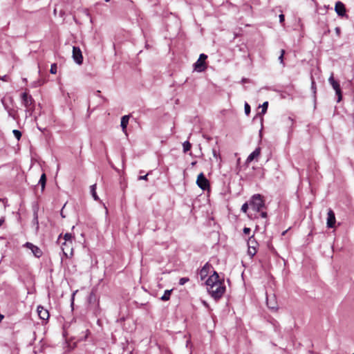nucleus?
Returning <instances> with one entry per match:
<instances>
[{
    "label": "nucleus",
    "mask_w": 354,
    "mask_h": 354,
    "mask_svg": "<svg viewBox=\"0 0 354 354\" xmlns=\"http://www.w3.org/2000/svg\"><path fill=\"white\" fill-rule=\"evenodd\" d=\"M248 216L251 220L268 218L267 207L264 197L261 194H255L250 197V213H248Z\"/></svg>",
    "instance_id": "nucleus-1"
},
{
    "label": "nucleus",
    "mask_w": 354,
    "mask_h": 354,
    "mask_svg": "<svg viewBox=\"0 0 354 354\" xmlns=\"http://www.w3.org/2000/svg\"><path fill=\"white\" fill-rule=\"evenodd\" d=\"M205 284L208 293L215 300L221 299L225 292L224 281L219 279V276L216 271H213V274L206 280Z\"/></svg>",
    "instance_id": "nucleus-2"
},
{
    "label": "nucleus",
    "mask_w": 354,
    "mask_h": 354,
    "mask_svg": "<svg viewBox=\"0 0 354 354\" xmlns=\"http://www.w3.org/2000/svg\"><path fill=\"white\" fill-rule=\"evenodd\" d=\"M207 58V55L204 53L200 55L198 60L194 63V70L198 72L204 71L206 68L205 59Z\"/></svg>",
    "instance_id": "nucleus-3"
},
{
    "label": "nucleus",
    "mask_w": 354,
    "mask_h": 354,
    "mask_svg": "<svg viewBox=\"0 0 354 354\" xmlns=\"http://www.w3.org/2000/svg\"><path fill=\"white\" fill-rule=\"evenodd\" d=\"M196 184L203 190H206L209 188V182L203 172L198 175Z\"/></svg>",
    "instance_id": "nucleus-4"
},
{
    "label": "nucleus",
    "mask_w": 354,
    "mask_h": 354,
    "mask_svg": "<svg viewBox=\"0 0 354 354\" xmlns=\"http://www.w3.org/2000/svg\"><path fill=\"white\" fill-rule=\"evenodd\" d=\"M22 104L26 109H30V107H35V100L30 95H28L26 92L21 93V95Z\"/></svg>",
    "instance_id": "nucleus-5"
},
{
    "label": "nucleus",
    "mask_w": 354,
    "mask_h": 354,
    "mask_svg": "<svg viewBox=\"0 0 354 354\" xmlns=\"http://www.w3.org/2000/svg\"><path fill=\"white\" fill-rule=\"evenodd\" d=\"M328 81L333 89L335 91V93L337 95V102H340L342 97V91L340 88V85L338 82L335 80L333 75L329 77Z\"/></svg>",
    "instance_id": "nucleus-6"
},
{
    "label": "nucleus",
    "mask_w": 354,
    "mask_h": 354,
    "mask_svg": "<svg viewBox=\"0 0 354 354\" xmlns=\"http://www.w3.org/2000/svg\"><path fill=\"white\" fill-rule=\"evenodd\" d=\"M24 246L29 249L32 252V254L37 258H39L43 254L41 250L39 247L30 242L26 243Z\"/></svg>",
    "instance_id": "nucleus-7"
},
{
    "label": "nucleus",
    "mask_w": 354,
    "mask_h": 354,
    "mask_svg": "<svg viewBox=\"0 0 354 354\" xmlns=\"http://www.w3.org/2000/svg\"><path fill=\"white\" fill-rule=\"evenodd\" d=\"M73 58L77 64H82L83 62L82 51L77 46H73Z\"/></svg>",
    "instance_id": "nucleus-8"
},
{
    "label": "nucleus",
    "mask_w": 354,
    "mask_h": 354,
    "mask_svg": "<svg viewBox=\"0 0 354 354\" xmlns=\"http://www.w3.org/2000/svg\"><path fill=\"white\" fill-rule=\"evenodd\" d=\"M61 248L64 255L66 257H71L73 255V243H67V241L60 242Z\"/></svg>",
    "instance_id": "nucleus-9"
},
{
    "label": "nucleus",
    "mask_w": 354,
    "mask_h": 354,
    "mask_svg": "<svg viewBox=\"0 0 354 354\" xmlns=\"http://www.w3.org/2000/svg\"><path fill=\"white\" fill-rule=\"evenodd\" d=\"M248 253L250 256V257L252 258L257 253V249L256 248H257V243L256 242V241L252 237H250L249 239V240H248Z\"/></svg>",
    "instance_id": "nucleus-10"
},
{
    "label": "nucleus",
    "mask_w": 354,
    "mask_h": 354,
    "mask_svg": "<svg viewBox=\"0 0 354 354\" xmlns=\"http://www.w3.org/2000/svg\"><path fill=\"white\" fill-rule=\"evenodd\" d=\"M212 266L209 264L208 263H205V266L201 269L199 272V276L201 279L203 281L204 280L209 273L212 271Z\"/></svg>",
    "instance_id": "nucleus-11"
},
{
    "label": "nucleus",
    "mask_w": 354,
    "mask_h": 354,
    "mask_svg": "<svg viewBox=\"0 0 354 354\" xmlns=\"http://www.w3.org/2000/svg\"><path fill=\"white\" fill-rule=\"evenodd\" d=\"M335 10L338 16L344 17L346 15V7L342 1H337L335 6Z\"/></svg>",
    "instance_id": "nucleus-12"
},
{
    "label": "nucleus",
    "mask_w": 354,
    "mask_h": 354,
    "mask_svg": "<svg viewBox=\"0 0 354 354\" xmlns=\"http://www.w3.org/2000/svg\"><path fill=\"white\" fill-rule=\"evenodd\" d=\"M37 313L40 319L43 320H47L49 317L48 311L41 306L37 307Z\"/></svg>",
    "instance_id": "nucleus-13"
},
{
    "label": "nucleus",
    "mask_w": 354,
    "mask_h": 354,
    "mask_svg": "<svg viewBox=\"0 0 354 354\" xmlns=\"http://www.w3.org/2000/svg\"><path fill=\"white\" fill-rule=\"evenodd\" d=\"M129 118H130V115H123L122 117V118H121L120 126L122 127V129L123 132L126 131L127 125L129 124Z\"/></svg>",
    "instance_id": "nucleus-14"
},
{
    "label": "nucleus",
    "mask_w": 354,
    "mask_h": 354,
    "mask_svg": "<svg viewBox=\"0 0 354 354\" xmlns=\"http://www.w3.org/2000/svg\"><path fill=\"white\" fill-rule=\"evenodd\" d=\"M261 149L259 147L257 148L254 151H252L247 158L246 162H250L255 158L258 157L260 155Z\"/></svg>",
    "instance_id": "nucleus-15"
},
{
    "label": "nucleus",
    "mask_w": 354,
    "mask_h": 354,
    "mask_svg": "<svg viewBox=\"0 0 354 354\" xmlns=\"http://www.w3.org/2000/svg\"><path fill=\"white\" fill-rule=\"evenodd\" d=\"M62 239H63L64 241H67V243L68 244L71 243H73V236L71 233H66L63 238L62 236V234H59L57 241L61 242Z\"/></svg>",
    "instance_id": "nucleus-16"
},
{
    "label": "nucleus",
    "mask_w": 354,
    "mask_h": 354,
    "mask_svg": "<svg viewBox=\"0 0 354 354\" xmlns=\"http://www.w3.org/2000/svg\"><path fill=\"white\" fill-rule=\"evenodd\" d=\"M327 215L326 221H336L335 213L331 209L328 210Z\"/></svg>",
    "instance_id": "nucleus-17"
},
{
    "label": "nucleus",
    "mask_w": 354,
    "mask_h": 354,
    "mask_svg": "<svg viewBox=\"0 0 354 354\" xmlns=\"http://www.w3.org/2000/svg\"><path fill=\"white\" fill-rule=\"evenodd\" d=\"M90 189H91V194L93 199L95 201H98L99 200V197H98V196H97V194L96 193V185L94 184V185H91Z\"/></svg>",
    "instance_id": "nucleus-18"
},
{
    "label": "nucleus",
    "mask_w": 354,
    "mask_h": 354,
    "mask_svg": "<svg viewBox=\"0 0 354 354\" xmlns=\"http://www.w3.org/2000/svg\"><path fill=\"white\" fill-rule=\"evenodd\" d=\"M46 183V176L45 174H42L39 180V184L41 187V189L44 190Z\"/></svg>",
    "instance_id": "nucleus-19"
},
{
    "label": "nucleus",
    "mask_w": 354,
    "mask_h": 354,
    "mask_svg": "<svg viewBox=\"0 0 354 354\" xmlns=\"http://www.w3.org/2000/svg\"><path fill=\"white\" fill-rule=\"evenodd\" d=\"M172 290H166L164 292V295L161 297V299L162 301H168L170 298V295Z\"/></svg>",
    "instance_id": "nucleus-20"
},
{
    "label": "nucleus",
    "mask_w": 354,
    "mask_h": 354,
    "mask_svg": "<svg viewBox=\"0 0 354 354\" xmlns=\"http://www.w3.org/2000/svg\"><path fill=\"white\" fill-rule=\"evenodd\" d=\"M241 211L247 214L250 213V201L243 204Z\"/></svg>",
    "instance_id": "nucleus-21"
},
{
    "label": "nucleus",
    "mask_w": 354,
    "mask_h": 354,
    "mask_svg": "<svg viewBox=\"0 0 354 354\" xmlns=\"http://www.w3.org/2000/svg\"><path fill=\"white\" fill-rule=\"evenodd\" d=\"M183 152L187 153L188 151L190 150V149L192 147V145L189 141L187 140L183 143Z\"/></svg>",
    "instance_id": "nucleus-22"
},
{
    "label": "nucleus",
    "mask_w": 354,
    "mask_h": 354,
    "mask_svg": "<svg viewBox=\"0 0 354 354\" xmlns=\"http://www.w3.org/2000/svg\"><path fill=\"white\" fill-rule=\"evenodd\" d=\"M12 133L17 140H19L21 139L22 134L19 130L14 129L12 131Z\"/></svg>",
    "instance_id": "nucleus-23"
},
{
    "label": "nucleus",
    "mask_w": 354,
    "mask_h": 354,
    "mask_svg": "<svg viewBox=\"0 0 354 354\" xmlns=\"http://www.w3.org/2000/svg\"><path fill=\"white\" fill-rule=\"evenodd\" d=\"M284 54H285V50L283 49H282L281 50V55H279L278 59L279 61V62L283 65V66H285V63L283 62V56H284Z\"/></svg>",
    "instance_id": "nucleus-24"
},
{
    "label": "nucleus",
    "mask_w": 354,
    "mask_h": 354,
    "mask_svg": "<svg viewBox=\"0 0 354 354\" xmlns=\"http://www.w3.org/2000/svg\"><path fill=\"white\" fill-rule=\"evenodd\" d=\"M8 113L10 117H12L14 120H16V111L14 109H8Z\"/></svg>",
    "instance_id": "nucleus-25"
},
{
    "label": "nucleus",
    "mask_w": 354,
    "mask_h": 354,
    "mask_svg": "<svg viewBox=\"0 0 354 354\" xmlns=\"http://www.w3.org/2000/svg\"><path fill=\"white\" fill-rule=\"evenodd\" d=\"M268 102H265L263 103V104L261 105V107H262V110H261V114H265L267 111V109H268Z\"/></svg>",
    "instance_id": "nucleus-26"
},
{
    "label": "nucleus",
    "mask_w": 354,
    "mask_h": 354,
    "mask_svg": "<svg viewBox=\"0 0 354 354\" xmlns=\"http://www.w3.org/2000/svg\"><path fill=\"white\" fill-rule=\"evenodd\" d=\"M57 70V66L56 64H53L50 66V72L51 74H56Z\"/></svg>",
    "instance_id": "nucleus-27"
},
{
    "label": "nucleus",
    "mask_w": 354,
    "mask_h": 354,
    "mask_svg": "<svg viewBox=\"0 0 354 354\" xmlns=\"http://www.w3.org/2000/svg\"><path fill=\"white\" fill-rule=\"evenodd\" d=\"M189 281V279L188 277H182V278H180L179 279V284L180 286H183L184 284H185Z\"/></svg>",
    "instance_id": "nucleus-28"
},
{
    "label": "nucleus",
    "mask_w": 354,
    "mask_h": 354,
    "mask_svg": "<svg viewBox=\"0 0 354 354\" xmlns=\"http://www.w3.org/2000/svg\"><path fill=\"white\" fill-rule=\"evenodd\" d=\"M245 113L246 115H249L250 113V106L246 102L244 106Z\"/></svg>",
    "instance_id": "nucleus-29"
},
{
    "label": "nucleus",
    "mask_w": 354,
    "mask_h": 354,
    "mask_svg": "<svg viewBox=\"0 0 354 354\" xmlns=\"http://www.w3.org/2000/svg\"><path fill=\"white\" fill-rule=\"evenodd\" d=\"M328 228H334L336 227V223H326Z\"/></svg>",
    "instance_id": "nucleus-30"
},
{
    "label": "nucleus",
    "mask_w": 354,
    "mask_h": 354,
    "mask_svg": "<svg viewBox=\"0 0 354 354\" xmlns=\"http://www.w3.org/2000/svg\"><path fill=\"white\" fill-rule=\"evenodd\" d=\"M149 174H147L146 175H144V176H138V180H147V176H148Z\"/></svg>",
    "instance_id": "nucleus-31"
},
{
    "label": "nucleus",
    "mask_w": 354,
    "mask_h": 354,
    "mask_svg": "<svg viewBox=\"0 0 354 354\" xmlns=\"http://www.w3.org/2000/svg\"><path fill=\"white\" fill-rule=\"evenodd\" d=\"M279 22L281 24H283L284 22V20H285L284 15H283V14L279 15Z\"/></svg>",
    "instance_id": "nucleus-32"
},
{
    "label": "nucleus",
    "mask_w": 354,
    "mask_h": 354,
    "mask_svg": "<svg viewBox=\"0 0 354 354\" xmlns=\"http://www.w3.org/2000/svg\"><path fill=\"white\" fill-rule=\"evenodd\" d=\"M34 109H35V107H30V109H26V112L27 113H28L30 115H32V111H33Z\"/></svg>",
    "instance_id": "nucleus-33"
},
{
    "label": "nucleus",
    "mask_w": 354,
    "mask_h": 354,
    "mask_svg": "<svg viewBox=\"0 0 354 354\" xmlns=\"http://www.w3.org/2000/svg\"><path fill=\"white\" fill-rule=\"evenodd\" d=\"M250 232V228H249V227H245L243 229V232L245 234H249Z\"/></svg>",
    "instance_id": "nucleus-34"
},
{
    "label": "nucleus",
    "mask_w": 354,
    "mask_h": 354,
    "mask_svg": "<svg viewBox=\"0 0 354 354\" xmlns=\"http://www.w3.org/2000/svg\"><path fill=\"white\" fill-rule=\"evenodd\" d=\"M335 32L336 34L339 36L340 35V32H341V30H340V28L339 27H336L335 29Z\"/></svg>",
    "instance_id": "nucleus-35"
},
{
    "label": "nucleus",
    "mask_w": 354,
    "mask_h": 354,
    "mask_svg": "<svg viewBox=\"0 0 354 354\" xmlns=\"http://www.w3.org/2000/svg\"><path fill=\"white\" fill-rule=\"evenodd\" d=\"M287 120H288V123H290L291 125L293 124V120L291 117H288L287 118Z\"/></svg>",
    "instance_id": "nucleus-36"
},
{
    "label": "nucleus",
    "mask_w": 354,
    "mask_h": 354,
    "mask_svg": "<svg viewBox=\"0 0 354 354\" xmlns=\"http://www.w3.org/2000/svg\"><path fill=\"white\" fill-rule=\"evenodd\" d=\"M2 103H3V105L4 106V109L8 111V109H11L10 108L8 107V106L6 104H4L3 102V100H1Z\"/></svg>",
    "instance_id": "nucleus-37"
},
{
    "label": "nucleus",
    "mask_w": 354,
    "mask_h": 354,
    "mask_svg": "<svg viewBox=\"0 0 354 354\" xmlns=\"http://www.w3.org/2000/svg\"><path fill=\"white\" fill-rule=\"evenodd\" d=\"M241 82H242V83H248V82H249V80H248V79H247V78H243V79L241 80Z\"/></svg>",
    "instance_id": "nucleus-38"
},
{
    "label": "nucleus",
    "mask_w": 354,
    "mask_h": 354,
    "mask_svg": "<svg viewBox=\"0 0 354 354\" xmlns=\"http://www.w3.org/2000/svg\"><path fill=\"white\" fill-rule=\"evenodd\" d=\"M65 207V205L63 207ZM63 209L64 208H62V210H61V215H62V218H66L65 215L64 214V209Z\"/></svg>",
    "instance_id": "nucleus-39"
},
{
    "label": "nucleus",
    "mask_w": 354,
    "mask_h": 354,
    "mask_svg": "<svg viewBox=\"0 0 354 354\" xmlns=\"http://www.w3.org/2000/svg\"><path fill=\"white\" fill-rule=\"evenodd\" d=\"M3 317H4V316L3 315L0 314V322L2 321Z\"/></svg>",
    "instance_id": "nucleus-40"
},
{
    "label": "nucleus",
    "mask_w": 354,
    "mask_h": 354,
    "mask_svg": "<svg viewBox=\"0 0 354 354\" xmlns=\"http://www.w3.org/2000/svg\"><path fill=\"white\" fill-rule=\"evenodd\" d=\"M312 88H315V82H312Z\"/></svg>",
    "instance_id": "nucleus-41"
},
{
    "label": "nucleus",
    "mask_w": 354,
    "mask_h": 354,
    "mask_svg": "<svg viewBox=\"0 0 354 354\" xmlns=\"http://www.w3.org/2000/svg\"><path fill=\"white\" fill-rule=\"evenodd\" d=\"M75 293H73V297H72V304L73 303V300H74V297H75Z\"/></svg>",
    "instance_id": "nucleus-42"
},
{
    "label": "nucleus",
    "mask_w": 354,
    "mask_h": 354,
    "mask_svg": "<svg viewBox=\"0 0 354 354\" xmlns=\"http://www.w3.org/2000/svg\"><path fill=\"white\" fill-rule=\"evenodd\" d=\"M37 129L41 131V132H43L44 129H42L41 128H40L39 127L37 126Z\"/></svg>",
    "instance_id": "nucleus-43"
},
{
    "label": "nucleus",
    "mask_w": 354,
    "mask_h": 354,
    "mask_svg": "<svg viewBox=\"0 0 354 354\" xmlns=\"http://www.w3.org/2000/svg\"><path fill=\"white\" fill-rule=\"evenodd\" d=\"M213 153H214V156H216V151H213Z\"/></svg>",
    "instance_id": "nucleus-44"
},
{
    "label": "nucleus",
    "mask_w": 354,
    "mask_h": 354,
    "mask_svg": "<svg viewBox=\"0 0 354 354\" xmlns=\"http://www.w3.org/2000/svg\"><path fill=\"white\" fill-rule=\"evenodd\" d=\"M196 163V162H192V165H194Z\"/></svg>",
    "instance_id": "nucleus-45"
},
{
    "label": "nucleus",
    "mask_w": 354,
    "mask_h": 354,
    "mask_svg": "<svg viewBox=\"0 0 354 354\" xmlns=\"http://www.w3.org/2000/svg\"><path fill=\"white\" fill-rule=\"evenodd\" d=\"M1 221H4V220L3 218H0V222Z\"/></svg>",
    "instance_id": "nucleus-46"
},
{
    "label": "nucleus",
    "mask_w": 354,
    "mask_h": 354,
    "mask_svg": "<svg viewBox=\"0 0 354 354\" xmlns=\"http://www.w3.org/2000/svg\"><path fill=\"white\" fill-rule=\"evenodd\" d=\"M105 1H106V2H109V1H110V0H105Z\"/></svg>",
    "instance_id": "nucleus-47"
},
{
    "label": "nucleus",
    "mask_w": 354,
    "mask_h": 354,
    "mask_svg": "<svg viewBox=\"0 0 354 354\" xmlns=\"http://www.w3.org/2000/svg\"><path fill=\"white\" fill-rule=\"evenodd\" d=\"M353 354H354V353Z\"/></svg>",
    "instance_id": "nucleus-48"
}]
</instances>
